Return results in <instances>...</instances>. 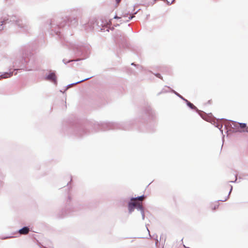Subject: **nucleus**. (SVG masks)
Listing matches in <instances>:
<instances>
[{
	"label": "nucleus",
	"instance_id": "1a4fd4ad",
	"mask_svg": "<svg viewBox=\"0 0 248 248\" xmlns=\"http://www.w3.org/2000/svg\"><path fill=\"white\" fill-rule=\"evenodd\" d=\"M155 76H156L157 78L162 79V77H161V75H160V74H155Z\"/></svg>",
	"mask_w": 248,
	"mask_h": 248
},
{
	"label": "nucleus",
	"instance_id": "9b49d317",
	"mask_svg": "<svg viewBox=\"0 0 248 248\" xmlns=\"http://www.w3.org/2000/svg\"><path fill=\"white\" fill-rule=\"evenodd\" d=\"M114 18L115 19H119V18H121V17H119V16H114Z\"/></svg>",
	"mask_w": 248,
	"mask_h": 248
},
{
	"label": "nucleus",
	"instance_id": "f257e3e1",
	"mask_svg": "<svg viewBox=\"0 0 248 248\" xmlns=\"http://www.w3.org/2000/svg\"><path fill=\"white\" fill-rule=\"evenodd\" d=\"M144 199V196H141L136 198H132L131 202L128 204V210L131 213L135 208L143 212L142 203L139 201H142Z\"/></svg>",
	"mask_w": 248,
	"mask_h": 248
},
{
	"label": "nucleus",
	"instance_id": "39448f33",
	"mask_svg": "<svg viewBox=\"0 0 248 248\" xmlns=\"http://www.w3.org/2000/svg\"><path fill=\"white\" fill-rule=\"evenodd\" d=\"M237 124L239 125L240 128L242 129H245L247 127L246 124L245 123H238Z\"/></svg>",
	"mask_w": 248,
	"mask_h": 248
},
{
	"label": "nucleus",
	"instance_id": "f8f14e48",
	"mask_svg": "<svg viewBox=\"0 0 248 248\" xmlns=\"http://www.w3.org/2000/svg\"><path fill=\"white\" fill-rule=\"evenodd\" d=\"M116 0V2L117 4H118L121 1V0Z\"/></svg>",
	"mask_w": 248,
	"mask_h": 248
},
{
	"label": "nucleus",
	"instance_id": "9d476101",
	"mask_svg": "<svg viewBox=\"0 0 248 248\" xmlns=\"http://www.w3.org/2000/svg\"><path fill=\"white\" fill-rule=\"evenodd\" d=\"M7 76H5L4 78H8V77H10L11 76L12 74H7Z\"/></svg>",
	"mask_w": 248,
	"mask_h": 248
},
{
	"label": "nucleus",
	"instance_id": "423d86ee",
	"mask_svg": "<svg viewBox=\"0 0 248 248\" xmlns=\"http://www.w3.org/2000/svg\"><path fill=\"white\" fill-rule=\"evenodd\" d=\"M187 105L191 108L192 109H194L195 108H196V107L194 106V105L193 104H192V103H191L190 102H187Z\"/></svg>",
	"mask_w": 248,
	"mask_h": 248
},
{
	"label": "nucleus",
	"instance_id": "0eeeda50",
	"mask_svg": "<svg viewBox=\"0 0 248 248\" xmlns=\"http://www.w3.org/2000/svg\"><path fill=\"white\" fill-rule=\"evenodd\" d=\"M228 197H229V195H227L224 198L220 199V201H221L222 202H225V201H227V200L228 198Z\"/></svg>",
	"mask_w": 248,
	"mask_h": 248
},
{
	"label": "nucleus",
	"instance_id": "20e7f679",
	"mask_svg": "<svg viewBox=\"0 0 248 248\" xmlns=\"http://www.w3.org/2000/svg\"><path fill=\"white\" fill-rule=\"evenodd\" d=\"M56 78V76H55V74H54V73H51L47 76V78L48 79H50V80H51L53 81H55Z\"/></svg>",
	"mask_w": 248,
	"mask_h": 248
},
{
	"label": "nucleus",
	"instance_id": "f03ea898",
	"mask_svg": "<svg viewBox=\"0 0 248 248\" xmlns=\"http://www.w3.org/2000/svg\"><path fill=\"white\" fill-rule=\"evenodd\" d=\"M29 232V228L27 227H24L19 231V232L21 234H27Z\"/></svg>",
	"mask_w": 248,
	"mask_h": 248
},
{
	"label": "nucleus",
	"instance_id": "7ed1b4c3",
	"mask_svg": "<svg viewBox=\"0 0 248 248\" xmlns=\"http://www.w3.org/2000/svg\"><path fill=\"white\" fill-rule=\"evenodd\" d=\"M219 206V203L218 201L215 202L214 203H212L210 205V208L212 210H215L216 209H217Z\"/></svg>",
	"mask_w": 248,
	"mask_h": 248
},
{
	"label": "nucleus",
	"instance_id": "6e6552de",
	"mask_svg": "<svg viewBox=\"0 0 248 248\" xmlns=\"http://www.w3.org/2000/svg\"><path fill=\"white\" fill-rule=\"evenodd\" d=\"M133 17H134V16H129V17H128V19H126V20H125V21H126V22L129 21L130 20H131V19Z\"/></svg>",
	"mask_w": 248,
	"mask_h": 248
},
{
	"label": "nucleus",
	"instance_id": "ddd939ff",
	"mask_svg": "<svg viewBox=\"0 0 248 248\" xmlns=\"http://www.w3.org/2000/svg\"><path fill=\"white\" fill-rule=\"evenodd\" d=\"M242 131H243V132L247 131V132H248V130H242Z\"/></svg>",
	"mask_w": 248,
	"mask_h": 248
}]
</instances>
